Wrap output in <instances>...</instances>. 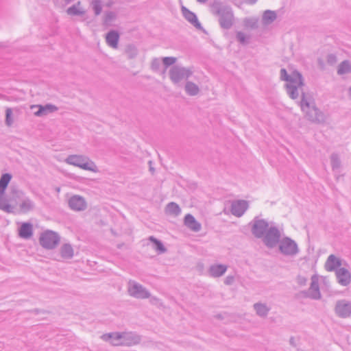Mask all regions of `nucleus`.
<instances>
[{"mask_svg": "<svg viewBox=\"0 0 351 351\" xmlns=\"http://www.w3.org/2000/svg\"><path fill=\"white\" fill-rule=\"evenodd\" d=\"M184 224L193 231H199L201 224L197 222L191 215H186L184 218Z\"/></svg>", "mask_w": 351, "mask_h": 351, "instance_id": "nucleus-14", "label": "nucleus"}, {"mask_svg": "<svg viewBox=\"0 0 351 351\" xmlns=\"http://www.w3.org/2000/svg\"><path fill=\"white\" fill-rule=\"evenodd\" d=\"M171 78L174 82H178L181 79V75L178 70L174 69L171 74Z\"/></svg>", "mask_w": 351, "mask_h": 351, "instance_id": "nucleus-30", "label": "nucleus"}, {"mask_svg": "<svg viewBox=\"0 0 351 351\" xmlns=\"http://www.w3.org/2000/svg\"><path fill=\"white\" fill-rule=\"evenodd\" d=\"M350 69H351V67L348 62H343L339 68L338 73L339 74L346 73L350 71Z\"/></svg>", "mask_w": 351, "mask_h": 351, "instance_id": "nucleus-27", "label": "nucleus"}, {"mask_svg": "<svg viewBox=\"0 0 351 351\" xmlns=\"http://www.w3.org/2000/svg\"><path fill=\"white\" fill-rule=\"evenodd\" d=\"M237 38L241 43H244L245 40V36L243 33H239Z\"/></svg>", "mask_w": 351, "mask_h": 351, "instance_id": "nucleus-35", "label": "nucleus"}, {"mask_svg": "<svg viewBox=\"0 0 351 351\" xmlns=\"http://www.w3.org/2000/svg\"><path fill=\"white\" fill-rule=\"evenodd\" d=\"M184 16L186 17V19L187 20H189L190 22H191L192 23H193V24L197 23V19L195 15L193 12L184 9Z\"/></svg>", "mask_w": 351, "mask_h": 351, "instance_id": "nucleus-23", "label": "nucleus"}, {"mask_svg": "<svg viewBox=\"0 0 351 351\" xmlns=\"http://www.w3.org/2000/svg\"><path fill=\"white\" fill-rule=\"evenodd\" d=\"M281 79L287 82V88L289 96L292 99H295L299 96L300 93H302L301 88L303 85L301 75L294 71L291 75H288L285 69H282Z\"/></svg>", "mask_w": 351, "mask_h": 351, "instance_id": "nucleus-2", "label": "nucleus"}, {"mask_svg": "<svg viewBox=\"0 0 351 351\" xmlns=\"http://www.w3.org/2000/svg\"><path fill=\"white\" fill-rule=\"evenodd\" d=\"M70 207L75 210H82L86 206L85 200L80 196H73L69 200Z\"/></svg>", "mask_w": 351, "mask_h": 351, "instance_id": "nucleus-10", "label": "nucleus"}, {"mask_svg": "<svg viewBox=\"0 0 351 351\" xmlns=\"http://www.w3.org/2000/svg\"><path fill=\"white\" fill-rule=\"evenodd\" d=\"M341 266V261L338 258L335 256L334 255H330L326 263H325V267L327 271H336L339 267Z\"/></svg>", "mask_w": 351, "mask_h": 351, "instance_id": "nucleus-12", "label": "nucleus"}, {"mask_svg": "<svg viewBox=\"0 0 351 351\" xmlns=\"http://www.w3.org/2000/svg\"><path fill=\"white\" fill-rule=\"evenodd\" d=\"M308 106H309L308 104L304 99H302V100L301 101V107H302V110L304 111H305L306 107L308 108Z\"/></svg>", "mask_w": 351, "mask_h": 351, "instance_id": "nucleus-36", "label": "nucleus"}, {"mask_svg": "<svg viewBox=\"0 0 351 351\" xmlns=\"http://www.w3.org/2000/svg\"><path fill=\"white\" fill-rule=\"evenodd\" d=\"M130 295L136 298H147L148 293L145 291L141 285H132L129 289Z\"/></svg>", "mask_w": 351, "mask_h": 351, "instance_id": "nucleus-15", "label": "nucleus"}, {"mask_svg": "<svg viewBox=\"0 0 351 351\" xmlns=\"http://www.w3.org/2000/svg\"><path fill=\"white\" fill-rule=\"evenodd\" d=\"M247 208V203L243 200L234 202L232 205V213L236 216L242 215Z\"/></svg>", "mask_w": 351, "mask_h": 351, "instance_id": "nucleus-11", "label": "nucleus"}, {"mask_svg": "<svg viewBox=\"0 0 351 351\" xmlns=\"http://www.w3.org/2000/svg\"><path fill=\"white\" fill-rule=\"evenodd\" d=\"M60 239L58 234L53 231H45L40 237V245L47 249L55 247L59 243Z\"/></svg>", "mask_w": 351, "mask_h": 351, "instance_id": "nucleus-5", "label": "nucleus"}, {"mask_svg": "<svg viewBox=\"0 0 351 351\" xmlns=\"http://www.w3.org/2000/svg\"><path fill=\"white\" fill-rule=\"evenodd\" d=\"M149 239H150V241H152L156 245V249L160 252H164L165 251V249L163 245L162 244V243L160 241H158L157 239H156L153 237H151L149 238Z\"/></svg>", "mask_w": 351, "mask_h": 351, "instance_id": "nucleus-28", "label": "nucleus"}, {"mask_svg": "<svg viewBox=\"0 0 351 351\" xmlns=\"http://www.w3.org/2000/svg\"><path fill=\"white\" fill-rule=\"evenodd\" d=\"M73 252L71 247L69 245H64L61 248V255L64 258H69L73 256Z\"/></svg>", "mask_w": 351, "mask_h": 351, "instance_id": "nucleus-19", "label": "nucleus"}, {"mask_svg": "<svg viewBox=\"0 0 351 351\" xmlns=\"http://www.w3.org/2000/svg\"><path fill=\"white\" fill-rule=\"evenodd\" d=\"M66 162L70 165L79 167L85 170L97 171L96 166L93 162L90 161L88 158L80 156H70L66 159Z\"/></svg>", "mask_w": 351, "mask_h": 351, "instance_id": "nucleus-4", "label": "nucleus"}, {"mask_svg": "<svg viewBox=\"0 0 351 351\" xmlns=\"http://www.w3.org/2000/svg\"><path fill=\"white\" fill-rule=\"evenodd\" d=\"M119 40V34L117 32H111L106 36V41L109 45L116 48Z\"/></svg>", "mask_w": 351, "mask_h": 351, "instance_id": "nucleus-16", "label": "nucleus"}, {"mask_svg": "<svg viewBox=\"0 0 351 351\" xmlns=\"http://www.w3.org/2000/svg\"><path fill=\"white\" fill-rule=\"evenodd\" d=\"M254 307L257 313L260 315H265L268 312V308L263 304H256Z\"/></svg>", "mask_w": 351, "mask_h": 351, "instance_id": "nucleus-26", "label": "nucleus"}, {"mask_svg": "<svg viewBox=\"0 0 351 351\" xmlns=\"http://www.w3.org/2000/svg\"><path fill=\"white\" fill-rule=\"evenodd\" d=\"M176 59L173 57H167L163 59V62L165 65H171L176 62Z\"/></svg>", "mask_w": 351, "mask_h": 351, "instance_id": "nucleus-33", "label": "nucleus"}, {"mask_svg": "<svg viewBox=\"0 0 351 351\" xmlns=\"http://www.w3.org/2000/svg\"><path fill=\"white\" fill-rule=\"evenodd\" d=\"M31 204L29 201H25V202H23L21 205H20V208H21V210L23 213H26L27 212L28 210H29V209L31 208Z\"/></svg>", "mask_w": 351, "mask_h": 351, "instance_id": "nucleus-31", "label": "nucleus"}, {"mask_svg": "<svg viewBox=\"0 0 351 351\" xmlns=\"http://www.w3.org/2000/svg\"><path fill=\"white\" fill-rule=\"evenodd\" d=\"M5 123L8 126L12 125L13 123L12 110L10 108L5 110Z\"/></svg>", "mask_w": 351, "mask_h": 351, "instance_id": "nucleus-25", "label": "nucleus"}, {"mask_svg": "<svg viewBox=\"0 0 351 351\" xmlns=\"http://www.w3.org/2000/svg\"><path fill=\"white\" fill-rule=\"evenodd\" d=\"M279 248L282 253L287 255H293L298 252L296 243L289 238H285L280 241Z\"/></svg>", "mask_w": 351, "mask_h": 351, "instance_id": "nucleus-6", "label": "nucleus"}, {"mask_svg": "<svg viewBox=\"0 0 351 351\" xmlns=\"http://www.w3.org/2000/svg\"><path fill=\"white\" fill-rule=\"evenodd\" d=\"M253 233L256 237H261L267 233L265 242L269 247H273L278 241L280 234L276 228L268 230V224L264 220L256 221L253 227Z\"/></svg>", "mask_w": 351, "mask_h": 351, "instance_id": "nucleus-1", "label": "nucleus"}, {"mask_svg": "<svg viewBox=\"0 0 351 351\" xmlns=\"http://www.w3.org/2000/svg\"><path fill=\"white\" fill-rule=\"evenodd\" d=\"M226 271V267L222 265H214L210 268V274L214 277L221 276Z\"/></svg>", "mask_w": 351, "mask_h": 351, "instance_id": "nucleus-17", "label": "nucleus"}, {"mask_svg": "<svg viewBox=\"0 0 351 351\" xmlns=\"http://www.w3.org/2000/svg\"><path fill=\"white\" fill-rule=\"evenodd\" d=\"M84 12V9L80 6V3L69 8L67 13L70 15H80Z\"/></svg>", "mask_w": 351, "mask_h": 351, "instance_id": "nucleus-20", "label": "nucleus"}, {"mask_svg": "<svg viewBox=\"0 0 351 351\" xmlns=\"http://www.w3.org/2000/svg\"><path fill=\"white\" fill-rule=\"evenodd\" d=\"M31 108H38V110L34 113L37 117L46 115L58 110V108L52 104H47L46 106L33 105L31 106Z\"/></svg>", "mask_w": 351, "mask_h": 351, "instance_id": "nucleus-8", "label": "nucleus"}, {"mask_svg": "<svg viewBox=\"0 0 351 351\" xmlns=\"http://www.w3.org/2000/svg\"><path fill=\"white\" fill-rule=\"evenodd\" d=\"M11 176L8 173L3 174L0 178V208L6 212H11L12 206L10 204L4 197L5 190L7 188L10 180Z\"/></svg>", "mask_w": 351, "mask_h": 351, "instance_id": "nucleus-3", "label": "nucleus"}, {"mask_svg": "<svg viewBox=\"0 0 351 351\" xmlns=\"http://www.w3.org/2000/svg\"><path fill=\"white\" fill-rule=\"evenodd\" d=\"M186 90L187 93L191 95H196L199 91L198 87L193 83L187 84L186 86Z\"/></svg>", "mask_w": 351, "mask_h": 351, "instance_id": "nucleus-21", "label": "nucleus"}, {"mask_svg": "<svg viewBox=\"0 0 351 351\" xmlns=\"http://www.w3.org/2000/svg\"><path fill=\"white\" fill-rule=\"evenodd\" d=\"M336 278L339 285L348 286L351 282V275L345 268H339L335 271Z\"/></svg>", "mask_w": 351, "mask_h": 351, "instance_id": "nucleus-7", "label": "nucleus"}, {"mask_svg": "<svg viewBox=\"0 0 351 351\" xmlns=\"http://www.w3.org/2000/svg\"><path fill=\"white\" fill-rule=\"evenodd\" d=\"M335 311L339 316L346 317L351 314V306L345 301H339L337 304Z\"/></svg>", "mask_w": 351, "mask_h": 351, "instance_id": "nucleus-9", "label": "nucleus"}, {"mask_svg": "<svg viewBox=\"0 0 351 351\" xmlns=\"http://www.w3.org/2000/svg\"><path fill=\"white\" fill-rule=\"evenodd\" d=\"M221 25L224 28H228L232 25V17L228 16H222L220 20Z\"/></svg>", "mask_w": 351, "mask_h": 351, "instance_id": "nucleus-24", "label": "nucleus"}, {"mask_svg": "<svg viewBox=\"0 0 351 351\" xmlns=\"http://www.w3.org/2000/svg\"><path fill=\"white\" fill-rule=\"evenodd\" d=\"M311 289L312 290L318 291V283L316 278H313Z\"/></svg>", "mask_w": 351, "mask_h": 351, "instance_id": "nucleus-34", "label": "nucleus"}, {"mask_svg": "<svg viewBox=\"0 0 351 351\" xmlns=\"http://www.w3.org/2000/svg\"><path fill=\"white\" fill-rule=\"evenodd\" d=\"M93 7L96 14H100L101 11V7L99 1H95L93 3Z\"/></svg>", "mask_w": 351, "mask_h": 351, "instance_id": "nucleus-32", "label": "nucleus"}, {"mask_svg": "<svg viewBox=\"0 0 351 351\" xmlns=\"http://www.w3.org/2000/svg\"><path fill=\"white\" fill-rule=\"evenodd\" d=\"M33 234L32 225L29 223H23L21 224L19 230V234L21 238L29 239Z\"/></svg>", "mask_w": 351, "mask_h": 351, "instance_id": "nucleus-13", "label": "nucleus"}, {"mask_svg": "<svg viewBox=\"0 0 351 351\" xmlns=\"http://www.w3.org/2000/svg\"><path fill=\"white\" fill-rule=\"evenodd\" d=\"M276 19V14L274 11L267 10L263 13V20L265 23H270Z\"/></svg>", "mask_w": 351, "mask_h": 351, "instance_id": "nucleus-18", "label": "nucleus"}, {"mask_svg": "<svg viewBox=\"0 0 351 351\" xmlns=\"http://www.w3.org/2000/svg\"><path fill=\"white\" fill-rule=\"evenodd\" d=\"M167 210L169 213L174 215H177L180 212L179 206L175 203L168 204Z\"/></svg>", "mask_w": 351, "mask_h": 351, "instance_id": "nucleus-22", "label": "nucleus"}, {"mask_svg": "<svg viewBox=\"0 0 351 351\" xmlns=\"http://www.w3.org/2000/svg\"><path fill=\"white\" fill-rule=\"evenodd\" d=\"M109 337H110V343L113 346H119L121 344H122L121 341V336L120 335H114V336H112V335H109Z\"/></svg>", "mask_w": 351, "mask_h": 351, "instance_id": "nucleus-29", "label": "nucleus"}]
</instances>
